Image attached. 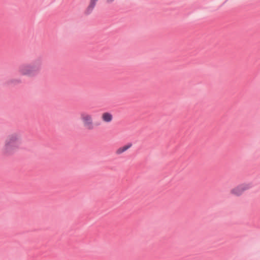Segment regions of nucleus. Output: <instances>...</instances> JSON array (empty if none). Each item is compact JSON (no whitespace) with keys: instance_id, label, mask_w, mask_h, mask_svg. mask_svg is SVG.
Masks as SVG:
<instances>
[{"instance_id":"1","label":"nucleus","mask_w":260,"mask_h":260,"mask_svg":"<svg viewBox=\"0 0 260 260\" xmlns=\"http://www.w3.org/2000/svg\"><path fill=\"white\" fill-rule=\"evenodd\" d=\"M42 62L35 60L31 63H23L18 69V73L22 76L35 77L41 72Z\"/></svg>"},{"instance_id":"2","label":"nucleus","mask_w":260,"mask_h":260,"mask_svg":"<svg viewBox=\"0 0 260 260\" xmlns=\"http://www.w3.org/2000/svg\"><path fill=\"white\" fill-rule=\"evenodd\" d=\"M79 119L83 127L88 131L93 130L96 126L100 124V122H95L93 115L87 111L80 112Z\"/></svg>"},{"instance_id":"3","label":"nucleus","mask_w":260,"mask_h":260,"mask_svg":"<svg viewBox=\"0 0 260 260\" xmlns=\"http://www.w3.org/2000/svg\"><path fill=\"white\" fill-rule=\"evenodd\" d=\"M251 188V184L243 183L231 189L230 190V193L234 196L240 197L242 195L244 191Z\"/></svg>"},{"instance_id":"4","label":"nucleus","mask_w":260,"mask_h":260,"mask_svg":"<svg viewBox=\"0 0 260 260\" xmlns=\"http://www.w3.org/2000/svg\"><path fill=\"white\" fill-rule=\"evenodd\" d=\"M21 137L20 134L18 133H13L9 135L6 140L7 145H15L20 144Z\"/></svg>"},{"instance_id":"5","label":"nucleus","mask_w":260,"mask_h":260,"mask_svg":"<svg viewBox=\"0 0 260 260\" xmlns=\"http://www.w3.org/2000/svg\"><path fill=\"white\" fill-rule=\"evenodd\" d=\"M101 119L104 122L109 123L113 121V116L110 112H105L101 114Z\"/></svg>"},{"instance_id":"6","label":"nucleus","mask_w":260,"mask_h":260,"mask_svg":"<svg viewBox=\"0 0 260 260\" xmlns=\"http://www.w3.org/2000/svg\"><path fill=\"white\" fill-rule=\"evenodd\" d=\"M98 1L99 0H90L89 4L86 9L87 13H90L92 12Z\"/></svg>"},{"instance_id":"7","label":"nucleus","mask_w":260,"mask_h":260,"mask_svg":"<svg viewBox=\"0 0 260 260\" xmlns=\"http://www.w3.org/2000/svg\"><path fill=\"white\" fill-rule=\"evenodd\" d=\"M128 147H119L116 151V154L119 155L127 150Z\"/></svg>"},{"instance_id":"8","label":"nucleus","mask_w":260,"mask_h":260,"mask_svg":"<svg viewBox=\"0 0 260 260\" xmlns=\"http://www.w3.org/2000/svg\"><path fill=\"white\" fill-rule=\"evenodd\" d=\"M115 0H106L107 4H110L113 3Z\"/></svg>"},{"instance_id":"9","label":"nucleus","mask_w":260,"mask_h":260,"mask_svg":"<svg viewBox=\"0 0 260 260\" xmlns=\"http://www.w3.org/2000/svg\"><path fill=\"white\" fill-rule=\"evenodd\" d=\"M7 148H9V149H8V150H5V151H6V152H11V151H12V150H10V149H11L10 148H11V147H7Z\"/></svg>"}]
</instances>
